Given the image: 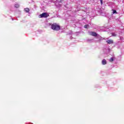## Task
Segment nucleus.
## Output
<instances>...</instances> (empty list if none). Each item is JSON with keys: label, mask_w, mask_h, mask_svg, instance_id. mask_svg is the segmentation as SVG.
<instances>
[{"label": "nucleus", "mask_w": 124, "mask_h": 124, "mask_svg": "<svg viewBox=\"0 0 124 124\" xmlns=\"http://www.w3.org/2000/svg\"><path fill=\"white\" fill-rule=\"evenodd\" d=\"M84 28H85V29H88V28H89V25H85Z\"/></svg>", "instance_id": "9d476101"}, {"label": "nucleus", "mask_w": 124, "mask_h": 124, "mask_svg": "<svg viewBox=\"0 0 124 124\" xmlns=\"http://www.w3.org/2000/svg\"><path fill=\"white\" fill-rule=\"evenodd\" d=\"M102 63L103 65H105V64H106V63H107V62L106 61V60L103 59L102 61Z\"/></svg>", "instance_id": "39448f33"}, {"label": "nucleus", "mask_w": 124, "mask_h": 124, "mask_svg": "<svg viewBox=\"0 0 124 124\" xmlns=\"http://www.w3.org/2000/svg\"><path fill=\"white\" fill-rule=\"evenodd\" d=\"M24 10L27 13H29V12H30V9L29 8H25L24 9Z\"/></svg>", "instance_id": "423d86ee"}, {"label": "nucleus", "mask_w": 124, "mask_h": 124, "mask_svg": "<svg viewBox=\"0 0 124 124\" xmlns=\"http://www.w3.org/2000/svg\"><path fill=\"white\" fill-rule=\"evenodd\" d=\"M39 18H47V17H49V14L47 13H43L39 16Z\"/></svg>", "instance_id": "f03ea898"}, {"label": "nucleus", "mask_w": 124, "mask_h": 124, "mask_svg": "<svg viewBox=\"0 0 124 124\" xmlns=\"http://www.w3.org/2000/svg\"><path fill=\"white\" fill-rule=\"evenodd\" d=\"M100 2H101V4H102L103 2V0H100Z\"/></svg>", "instance_id": "f8f14e48"}, {"label": "nucleus", "mask_w": 124, "mask_h": 124, "mask_svg": "<svg viewBox=\"0 0 124 124\" xmlns=\"http://www.w3.org/2000/svg\"><path fill=\"white\" fill-rule=\"evenodd\" d=\"M51 29L54 31H60L61 30V27L56 23H53L51 25Z\"/></svg>", "instance_id": "f257e3e1"}, {"label": "nucleus", "mask_w": 124, "mask_h": 124, "mask_svg": "<svg viewBox=\"0 0 124 124\" xmlns=\"http://www.w3.org/2000/svg\"><path fill=\"white\" fill-rule=\"evenodd\" d=\"M13 20H14V19H13V18H12V20L13 21Z\"/></svg>", "instance_id": "4468645a"}, {"label": "nucleus", "mask_w": 124, "mask_h": 124, "mask_svg": "<svg viewBox=\"0 0 124 124\" xmlns=\"http://www.w3.org/2000/svg\"><path fill=\"white\" fill-rule=\"evenodd\" d=\"M90 35H92V36H100L99 35L97 34V33H96V32H89Z\"/></svg>", "instance_id": "7ed1b4c3"}, {"label": "nucleus", "mask_w": 124, "mask_h": 124, "mask_svg": "<svg viewBox=\"0 0 124 124\" xmlns=\"http://www.w3.org/2000/svg\"><path fill=\"white\" fill-rule=\"evenodd\" d=\"M111 36H117V34L116 33H112Z\"/></svg>", "instance_id": "6e6552de"}, {"label": "nucleus", "mask_w": 124, "mask_h": 124, "mask_svg": "<svg viewBox=\"0 0 124 124\" xmlns=\"http://www.w3.org/2000/svg\"><path fill=\"white\" fill-rule=\"evenodd\" d=\"M19 5L18 4H16L15 5V7H16V8H19Z\"/></svg>", "instance_id": "0eeeda50"}, {"label": "nucleus", "mask_w": 124, "mask_h": 124, "mask_svg": "<svg viewBox=\"0 0 124 124\" xmlns=\"http://www.w3.org/2000/svg\"><path fill=\"white\" fill-rule=\"evenodd\" d=\"M112 11H113V14H115V13H116V12H117V11H116V10H112Z\"/></svg>", "instance_id": "9b49d317"}, {"label": "nucleus", "mask_w": 124, "mask_h": 124, "mask_svg": "<svg viewBox=\"0 0 124 124\" xmlns=\"http://www.w3.org/2000/svg\"><path fill=\"white\" fill-rule=\"evenodd\" d=\"M123 38H124L123 37H120V39H123Z\"/></svg>", "instance_id": "ddd939ff"}, {"label": "nucleus", "mask_w": 124, "mask_h": 124, "mask_svg": "<svg viewBox=\"0 0 124 124\" xmlns=\"http://www.w3.org/2000/svg\"><path fill=\"white\" fill-rule=\"evenodd\" d=\"M107 42L108 44H113V43H114V42L112 40H108L107 41Z\"/></svg>", "instance_id": "20e7f679"}, {"label": "nucleus", "mask_w": 124, "mask_h": 124, "mask_svg": "<svg viewBox=\"0 0 124 124\" xmlns=\"http://www.w3.org/2000/svg\"><path fill=\"white\" fill-rule=\"evenodd\" d=\"M113 61H114V59H113V58H111L109 59V62H113Z\"/></svg>", "instance_id": "1a4fd4ad"}]
</instances>
